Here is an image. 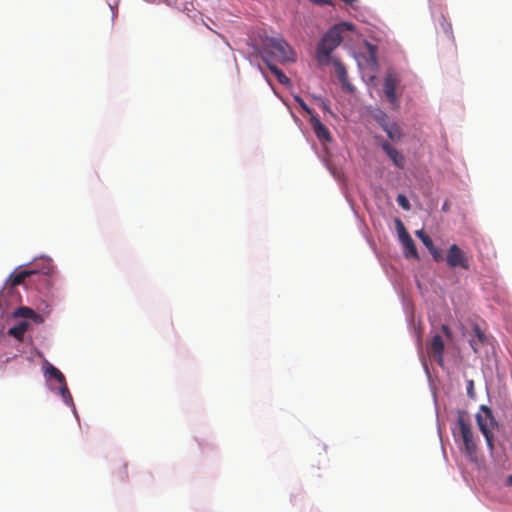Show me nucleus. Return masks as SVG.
Returning a JSON list of instances; mask_svg holds the SVG:
<instances>
[{"label": "nucleus", "mask_w": 512, "mask_h": 512, "mask_svg": "<svg viewBox=\"0 0 512 512\" xmlns=\"http://www.w3.org/2000/svg\"><path fill=\"white\" fill-rule=\"evenodd\" d=\"M309 1L313 2L315 4H318V5H326V4L330 3L329 0H309Z\"/></svg>", "instance_id": "obj_29"}, {"label": "nucleus", "mask_w": 512, "mask_h": 512, "mask_svg": "<svg viewBox=\"0 0 512 512\" xmlns=\"http://www.w3.org/2000/svg\"><path fill=\"white\" fill-rule=\"evenodd\" d=\"M467 394L471 397L474 395V382L473 380L468 381Z\"/></svg>", "instance_id": "obj_27"}, {"label": "nucleus", "mask_w": 512, "mask_h": 512, "mask_svg": "<svg viewBox=\"0 0 512 512\" xmlns=\"http://www.w3.org/2000/svg\"><path fill=\"white\" fill-rule=\"evenodd\" d=\"M482 410L484 414L478 413L476 415V421L479 426L480 431L482 432L483 436L485 437L486 443L490 451H493L494 445H493V433L488 427L489 423L493 422V416L491 413V410L482 406Z\"/></svg>", "instance_id": "obj_5"}, {"label": "nucleus", "mask_w": 512, "mask_h": 512, "mask_svg": "<svg viewBox=\"0 0 512 512\" xmlns=\"http://www.w3.org/2000/svg\"><path fill=\"white\" fill-rule=\"evenodd\" d=\"M381 126L384 129V131L387 133V136L392 141H399L402 138V136H403L402 130L396 123H392V124L386 123V124H381Z\"/></svg>", "instance_id": "obj_11"}, {"label": "nucleus", "mask_w": 512, "mask_h": 512, "mask_svg": "<svg viewBox=\"0 0 512 512\" xmlns=\"http://www.w3.org/2000/svg\"><path fill=\"white\" fill-rule=\"evenodd\" d=\"M46 374L50 378H54L60 384H63L66 382L65 377L62 374V372L59 369H57L56 367H54L53 365H49V367L46 369Z\"/></svg>", "instance_id": "obj_16"}, {"label": "nucleus", "mask_w": 512, "mask_h": 512, "mask_svg": "<svg viewBox=\"0 0 512 512\" xmlns=\"http://www.w3.org/2000/svg\"><path fill=\"white\" fill-rule=\"evenodd\" d=\"M16 314L18 316L25 317V318H31V319L38 318V315L35 313V311L28 307H20L17 310Z\"/></svg>", "instance_id": "obj_18"}, {"label": "nucleus", "mask_w": 512, "mask_h": 512, "mask_svg": "<svg viewBox=\"0 0 512 512\" xmlns=\"http://www.w3.org/2000/svg\"><path fill=\"white\" fill-rule=\"evenodd\" d=\"M441 330L448 339H452V332L447 325L443 324Z\"/></svg>", "instance_id": "obj_26"}, {"label": "nucleus", "mask_w": 512, "mask_h": 512, "mask_svg": "<svg viewBox=\"0 0 512 512\" xmlns=\"http://www.w3.org/2000/svg\"><path fill=\"white\" fill-rule=\"evenodd\" d=\"M446 262L450 268L460 267L464 270L470 268L469 257L466 253L456 244H452L446 254Z\"/></svg>", "instance_id": "obj_4"}, {"label": "nucleus", "mask_w": 512, "mask_h": 512, "mask_svg": "<svg viewBox=\"0 0 512 512\" xmlns=\"http://www.w3.org/2000/svg\"><path fill=\"white\" fill-rule=\"evenodd\" d=\"M60 394L62 395V398L65 401V403L68 404L69 402H72V396L69 392L66 382L61 384Z\"/></svg>", "instance_id": "obj_19"}, {"label": "nucleus", "mask_w": 512, "mask_h": 512, "mask_svg": "<svg viewBox=\"0 0 512 512\" xmlns=\"http://www.w3.org/2000/svg\"><path fill=\"white\" fill-rule=\"evenodd\" d=\"M429 252L436 262H440L443 260L442 252L435 245L433 246V248L429 250Z\"/></svg>", "instance_id": "obj_23"}, {"label": "nucleus", "mask_w": 512, "mask_h": 512, "mask_svg": "<svg viewBox=\"0 0 512 512\" xmlns=\"http://www.w3.org/2000/svg\"><path fill=\"white\" fill-rule=\"evenodd\" d=\"M397 203L405 210H409L410 209V204H409V201L408 199L406 198L405 195L403 194H399L397 196Z\"/></svg>", "instance_id": "obj_21"}, {"label": "nucleus", "mask_w": 512, "mask_h": 512, "mask_svg": "<svg viewBox=\"0 0 512 512\" xmlns=\"http://www.w3.org/2000/svg\"><path fill=\"white\" fill-rule=\"evenodd\" d=\"M351 26L347 23H342L331 27L320 39L316 48V61L319 66H328L331 62L332 52L342 42V27Z\"/></svg>", "instance_id": "obj_3"}, {"label": "nucleus", "mask_w": 512, "mask_h": 512, "mask_svg": "<svg viewBox=\"0 0 512 512\" xmlns=\"http://www.w3.org/2000/svg\"><path fill=\"white\" fill-rule=\"evenodd\" d=\"M122 468H123L124 474L126 475V465H125V464H123V465H122Z\"/></svg>", "instance_id": "obj_34"}, {"label": "nucleus", "mask_w": 512, "mask_h": 512, "mask_svg": "<svg viewBox=\"0 0 512 512\" xmlns=\"http://www.w3.org/2000/svg\"><path fill=\"white\" fill-rule=\"evenodd\" d=\"M369 52V60L373 65L377 64V47L372 44H367Z\"/></svg>", "instance_id": "obj_20"}, {"label": "nucleus", "mask_w": 512, "mask_h": 512, "mask_svg": "<svg viewBox=\"0 0 512 512\" xmlns=\"http://www.w3.org/2000/svg\"><path fill=\"white\" fill-rule=\"evenodd\" d=\"M505 485L508 487H512V474L507 477Z\"/></svg>", "instance_id": "obj_31"}, {"label": "nucleus", "mask_w": 512, "mask_h": 512, "mask_svg": "<svg viewBox=\"0 0 512 512\" xmlns=\"http://www.w3.org/2000/svg\"><path fill=\"white\" fill-rule=\"evenodd\" d=\"M471 347L473 348L474 351H477V348L475 347L473 342H471Z\"/></svg>", "instance_id": "obj_33"}, {"label": "nucleus", "mask_w": 512, "mask_h": 512, "mask_svg": "<svg viewBox=\"0 0 512 512\" xmlns=\"http://www.w3.org/2000/svg\"><path fill=\"white\" fill-rule=\"evenodd\" d=\"M310 124L313 128V131L316 135V137L320 141H331V134L327 127L320 121V119L316 115H311L310 117Z\"/></svg>", "instance_id": "obj_8"}, {"label": "nucleus", "mask_w": 512, "mask_h": 512, "mask_svg": "<svg viewBox=\"0 0 512 512\" xmlns=\"http://www.w3.org/2000/svg\"><path fill=\"white\" fill-rule=\"evenodd\" d=\"M395 225H396V229H397L400 241L410 236L409 233L407 232L403 222L399 218L395 219Z\"/></svg>", "instance_id": "obj_17"}, {"label": "nucleus", "mask_w": 512, "mask_h": 512, "mask_svg": "<svg viewBox=\"0 0 512 512\" xmlns=\"http://www.w3.org/2000/svg\"><path fill=\"white\" fill-rule=\"evenodd\" d=\"M381 147L383 151L388 155V157L392 160L395 166H397L400 169L404 168L405 158L402 153H400L388 142L382 143Z\"/></svg>", "instance_id": "obj_9"}, {"label": "nucleus", "mask_w": 512, "mask_h": 512, "mask_svg": "<svg viewBox=\"0 0 512 512\" xmlns=\"http://www.w3.org/2000/svg\"><path fill=\"white\" fill-rule=\"evenodd\" d=\"M332 62L336 68V73H337L339 80L342 82V84L344 86H346L349 90H351L352 88L350 87V85L347 84V71H346L345 67L342 65V63L337 58H334L332 60Z\"/></svg>", "instance_id": "obj_13"}, {"label": "nucleus", "mask_w": 512, "mask_h": 512, "mask_svg": "<svg viewBox=\"0 0 512 512\" xmlns=\"http://www.w3.org/2000/svg\"><path fill=\"white\" fill-rule=\"evenodd\" d=\"M295 101L298 103V105L310 116L314 115L312 110L308 107V105L305 103V101L300 96L294 97Z\"/></svg>", "instance_id": "obj_22"}, {"label": "nucleus", "mask_w": 512, "mask_h": 512, "mask_svg": "<svg viewBox=\"0 0 512 512\" xmlns=\"http://www.w3.org/2000/svg\"><path fill=\"white\" fill-rule=\"evenodd\" d=\"M404 248V255L406 258L413 257L415 259L419 258L415 243L411 236L400 241Z\"/></svg>", "instance_id": "obj_12"}, {"label": "nucleus", "mask_w": 512, "mask_h": 512, "mask_svg": "<svg viewBox=\"0 0 512 512\" xmlns=\"http://www.w3.org/2000/svg\"><path fill=\"white\" fill-rule=\"evenodd\" d=\"M28 323L27 322H20L19 324L15 325L14 327H11L8 331L9 335L15 337L18 340H22L25 332L28 329Z\"/></svg>", "instance_id": "obj_15"}, {"label": "nucleus", "mask_w": 512, "mask_h": 512, "mask_svg": "<svg viewBox=\"0 0 512 512\" xmlns=\"http://www.w3.org/2000/svg\"><path fill=\"white\" fill-rule=\"evenodd\" d=\"M422 243L424 244V246L428 249V251L433 248L434 246V243L431 239L430 236L426 237L425 239H423Z\"/></svg>", "instance_id": "obj_25"}, {"label": "nucleus", "mask_w": 512, "mask_h": 512, "mask_svg": "<svg viewBox=\"0 0 512 512\" xmlns=\"http://www.w3.org/2000/svg\"><path fill=\"white\" fill-rule=\"evenodd\" d=\"M453 435L455 441L459 444L461 452L464 453L470 462L477 464L478 446L465 411L458 412L456 427L453 428Z\"/></svg>", "instance_id": "obj_1"}, {"label": "nucleus", "mask_w": 512, "mask_h": 512, "mask_svg": "<svg viewBox=\"0 0 512 512\" xmlns=\"http://www.w3.org/2000/svg\"><path fill=\"white\" fill-rule=\"evenodd\" d=\"M397 86L398 79L395 77V75L393 73H387L384 79V93L388 101L393 106H398V97L396 93Z\"/></svg>", "instance_id": "obj_7"}, {"label": "nucleus", "mask_w": 512, "mask_h": 512, "mask_svg": "<svg viewBox=\"0 0 512 512\" xmlns=\"http://www.w3.org/2000/svg\"><path fill=\"white\" fill-rule=\"evenodd\" d=\"M321 101V107L324 111H327V112H330V108L329 106L321 99H319Z\"/></svg>", "instance_id": "obj_30"}, {"label": "nucleus", "mask_w": 512, "mask_h": 512, "mask_svg": "<svg viewBox=\"0 0 512 512\" xmlns=\"http://www.w3.org/2000/svg\"><path fill=\"white\" fill-rule=\"evenodd\" d=\"M36 274L35 270H22L18 273L11 274L7 280V285L14 288L24 283L25 279Z\"/></svg>", "instance_id": "obj_10"}, {"label": "nucleus", "mask_w": 512, "mask_h": 512, "mask_svg": "<svg viewBox=\"0 0 512 512\" xmlns=\"http://www.w3.org/2000/svg\"><path fill=\"white\" fill-rule=\"evenodd\" d=\"M444 341L439 334L433 336L429 346H428V354L431 358H433L440 366H443L444 359Z\"/></svg>", "instance_id": "obj_6"}, {"label": "nucleus", "mask_w": 512, "mask_h": 512, "mask_svg": "<svg viewBox=\"0 0 512 512\" xmlns=\"http://www.w3.org/2000/svg\"><path fill=\"white\" fill-rule=\"evenodd\" d=\"M450 30V25H447V27H444V31H446L447 33L449 32Z\"/></svg>", "instance_id": "obj_32"}, {"label": "nucleus", "mask_w": 512, "mask_h": 512, "mask_svg": "<svg viewBox=\"0 0 512 512\" xmlns=\"http://www.w3.org/2000/svg\"><path fill=\"white\" fill-rule=\"evenodd\" d=\"M259 54L266 64L271 63V59L281 64L296 61L294 50L281 36L267 37L263 42Z\"/></svg>", "instance_id": "obj_2"}, {"label": "nucleus", "mask_w": 512, "mask_h": 512, "mask_svg": "<svg viewBox=\"0 0 512 512\" xmlns=\"http://www.w3.org/2000/svg\"><path fill=\"white\" fill-rule=\"evenodd\" d=\"M266 65H267L268 69L275 75L277 81L280 84H282V85H289L290 84V79L275 64L268 63Z\"/></svg>", "instance_id": "obj_14"}, {"label": "nucleus", "mask_w": 512, "mask_h": 512, "mask_svg": "<svg viewBox=\"0 0 512 512\" xmlns=\"http://www.w3.org/2000/svg\"><path fill=\"white\" fill-rule=\"evenodd\" d=\"M474 331H475V334L478 338V340L481 342V343H484L485 341V335L483 333V331L480 329L479 326L475 325L474 326Z\"/></svg>", "instance_id": "obj_24"}, {"label": "nucleus", "mask_w": 512, "mask_h": 512, "mask_svg": "<svg viewBox=\"0 0 512 512\" xmlns=\"http://www.w3.org/2000/svg\"><path fill=\"white\" fill-rule=\"evenodd\" d=\"M415 234L421 241H423V239L429 236L423 230H417Z\"/></svg>", "instance_id": "obj_28"}]
</instances>
